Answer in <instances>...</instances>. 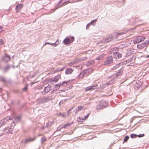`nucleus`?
<instances>
[{
  "label": "nucleus",
  "mask_w": 149,
  "mask_h": 149,
  "mask_svg": "<svg viewBox=\"0 0 149 149\" xmlns=\"http://www.w3.org/2000/svg\"><path fill=\"white\" fill-rule=\"evenodd\" d=\"M23 5L21 4H18L16 6L15 9L17 12H19L23 8Z\"/></svg>",
  "instance_id": "9d476101"
},
{
  "label": "nucleus",
  "mask_w": 149,
  "mask_h": 149,
  "mask_svg": "<svg viewBox=\"0 0 149 149\" xmlns=\"http://www.w3.org/2000/svg\"><path fill=\"white\" fill-rule=\"evenodd\" d=\"M64 69V68H63L62 69H61V70H63Z\"/></svg>",
  "instance_id": "4c0bfd02"
},
{
  "label": "nucleus",
  "mask_w": 149,
  "mask_h": 149,
  "mask_svg": "<svg viewBox=\"0 0 149 149\" xmlns=\"http://www.w3.org/2000/svg\"><path fill=\"white\" fill-rule=\"evenodd\" d=\"M145 39V38L143 36H138L134 40V44L139 42Z\"/></svg>",
  "instance_id": "20e7f679"
},
{
  "label": "nucleus",
  "mask_w": 149,
  "mask_h": 149,
  "mask_svg": "<svg viewBox=\"0 0 149 149\" xmlns=\"http://www.w3.org/2000/svg\"><path fill=\"white\" fill-rule=\"evenodd\" d=\"M113 56L114 58L118 59L121 57L122 55L119 53L115 52L113 54Z\"/></svg>",
  "instance_id": "0eeeda50"
},
{
  "label": "nucleus",
  "mask_w": 149,
  "mask_h": 149,
  "mask_svg": "<svg viewBox=\"0 0 149 149\" xmlns=\"http://www.w3.org/2000/svg\"><path fill=\"white\" fill-rule=\"evenodd\" d=\"M28 89L27 86L24 88H23V90L25 91H26Z\"/></svg>",
  "instance_id": "f704fd0d"
},
{
  "label": "nucleus",
  "mask_w": 149,
  "mask_h": 149,
  "mask_svg": "<svg viewBox=\"0 0 149 149\" xmlns=\"http://www.w3.org/2000/svg\"><path fill=\"white\" fill-rule=\"evenodd\" d=\"M4 42V41L3 40H2L1 39V41H0V44L1 45H2L3 44Z\"/></svg>",
  "instance_id": "7c9ffc66"
},
{
  "label": "nucleus",
  "mask_w": 149,
  "mask_h": 149,
  "mask_svg": "<svg viewBox=\"0 0 149 149\" xmlns=\"http://www.w3.org/2000/svg\"><path fill=\"white\" fill-rule=\"evenodd\" d=\"M118 51V49L116 47H115L113 48H111V53H114V52H117Z\"/></svg>",
  "instance_id": "dca6fc26"
},
{
  "label": "nucleus",
  "mask_w": 149,
  "mask_h": 149,
  "mask_svg": "<svg viewBox=\"0 0 149 149\" xmlns=\"http://www.w3.org/2000/svg\"><path fill=\"white\" fill-rule=\"evenodd\" d=\"M147 58H149V55L146 56Z\"/></svg>",
  "instance_id": "e433bc0d"
},
{
  "label": "nucleus",
  "mask_w": 149,
  "mask_h": 149,
  "mask_svg": "<svg viewBox=\"0 0 149 149\" xmlns=\"http://www.w3.org/2000/svg\"><path fill=\"white\" fill-rule=\"evenodd\" d=\"M149 44V42L146 40L142 43L139 44L137 45V47L139 49H142L144 47L147 46Z\"/></svg>",
  "instance_id": "f03ea898"
},
{
  "label": "nucleus",
  "mask_w": 149,
  "mask_h": 149,
  "mask_svg": "<svg viewBox=\"0 0 149 149\" xmlns=\"http://www.w3.org/2000/svg\"><path fill=\"white\" fill-rule=\"evenodd\" d=\"M113 58L112 56H109L108 57L107 60L104 61V64L107 65L113 62Z\"/></svg>",
  "instance_id": "7ed1b4c3"
},
{
  "label": "nucleus",
  "mask_w": 149,
  "mask_h": 149,
  "mask_svg": "<svg viewBox=\"0 0 149 149\" xmlns=\"http://www.w3.org/2000/svg\"><path fill=\"white\" fill-rule=\"evenodd\" d=\"M130 137L132 138H136L137 136V135L135 134H132L130 135Z\"/></svg>",
  "instance_id": "5701e85b"
},
{
  "label": "nucleus",
  "mask_w": 149,
  "mask_h": 149,
  "mask_svg": "<svg viewBox=\"0 0 149 149\" xmlns=\"http://www.w3.org/2000/svg\"><path fill=\"white\" fill-rule=\"evenodd\" d=\"M60 116H62V117H65V114H61V113L60 114Z\"/></svg>",
  "instance_id": "2f4dec72"
},
{
  "label": "nucleus",
  "mask_w": 149,
  "mask_h": 149,
  "mask_svg": "<svg viewBox=\"0 0 149 149\" xmlns=\"http://www.w3.org/2000/svg\"><path fill=\"white\" fill-rule=\"evenodd\" d=\"M96 21V20H93L91 22V23L88 24L86 26V29L87 30L88 29V27L89 26H90V25H91V24H93V26H94V24H93Z\"/></svg>",
  "instance_id": "f3484780"
},
{
  "label": "nucleus",
  "mask_w": 149,
  "mask_h": 149,
  "mask_svg": "<svg viewBox=\"0 0 149 149\" xmlns=\"http://www.w3.org/2000/svg\"><path fill=\"white\" fill-rule=\"evenodd\" d=\"M124 34V33H113V34H114V35H115V36H116V35L118 36L119 35H122V34Z\"/></svg>",
  "instance_id": "bb28decb"
},
{
  "label": "nucleus",
  "mask_w": 149,
  "mask_h": 149,
  "mask_svg": "<svg viewBox=\"0 0 149 149\" xmlns=\"http://www.w3.org/2000/svg\"><path fill=\"white\" fill-rule=\"evenodd\" d=\"M61 75L60 74L58 75L57 76L55 77L54 79V80L53 81L56 82L58 81V80L59 79H61Z\"/></svg>",
  "instance_id": "4468645a"
},
{
  "label": "nucleus",
  "mask_w": 149,
  "mask_h": 149,
  "mask_svg": "<svg viewBox=\"0 0 149 149\" xmlns=\"http://www.w3.org/2000/svg\"><path fill=\"white\" fill-rule=\"evenodd\" d=\"M35 138H31L26 140L25 141V143H26L28 142L33 141L34 140Z\"/></svg>",
  "instance_id": "4be33fe9"
},
{
  "label": "nucleus",
  "mask_w": 149,
  "mask_h": 149,
  "mask_svg": "<svg viewBox=\"0 0 149 149\" xmlns=\"http://www.w3.org/2000/svg\"><path fill=\"white\" fill-rule=\"evenodd\" d=\"M46 44H48L51 45H53L54 44V43H49V42H46L45 43L44 45H45Z\"/></svg>",
  "instance_id": "c85d7f7f"
},
{
  "label": "nucleus",
  "mask_w": 149,
  "mask_h": 149,
  "mask_svg": "<svg viewBox=\"0 0 149 149\" xmlns=\"http://www.w3.org/2000/svg\"><path fill=\"white\" fill-rule=\"evenodd\" d=\"M97 85V84H94L93 86H90L85 88L84 89V91L85 92H87L90 90H94L95 89V87H96Z\"/></svg>",
  "instance_id": "39448f33"
},
{
  "label": "nucleus",
  "mask_w": 149,
  "mask_h": 149,
  "mask_svg": "<svg viewBox=\"0 0 149 149\" xmlns=\"http://www.w3.org/2000/svg\"><path fill=\"white\" fill-rule=\"evenodd\" d=\"M74 108V107H72L71 108H70L68 111V113H69Z\"/></svg>",
  "instance_id": "c756f323"
},
{
  "label": "nucleus",
  "mask_w": 149,
  "mask_h": 149,
  "mask_svg": "<svg viewBox=\"0 0 149 149\" xmlns=\"http://www.w3.org/2000/svg\"><path fill=\"white\" fill-rule=\"evenodd\" d=\"M73 71V70L72 69H71L67 68L65 70V74H71Z\"/></svg>",
  "instance_id": "ddd939ff"
},
{
  "label": "nucleus",
  "mask_w": 149,
  "mask_h": 149,
  "mask_svg": "<svg viewBox=\"0 0 149 149\" xmlns=\"http://www.w3.org/2000/svg\"><path fill=\"white\" fill-rule=\"evenodd\" d=\"M85 108H84V107L82 106H79L76 109L74 110V111L76 114H77V112L81 110L82 109H85Z\"/></svg>",
  "instance_id": "1a4fd4ad"
},
{
  "label": "nucleus",
  "mask_w": 149,
  "mask_h": 149,
  "mask_svg": "<svg viewBox=\"0 0 149 149\" xmlns=\"http://www.w3.org/2000/svg\"><path fill=\"white\" fill-rule=\"evenodd\" d=\"M71 40L68 38H66L63 41L65 44H69Z\"/></svg>",
  "instance_id": "2eb2a0df"
},
{
  "label": "nucleus",
  "mask_w": 149,
  "mask_h": 149,
  "mask_svg": "<svg viewBox=\"0 0 149 149\" xmlns=\"http://www.w3.org/2000/svg\"><path fill=\"white\" fill-rule=\"evenodd\" d=\"M67 82H65V81H64L63 82V84H64L65 83L66 84H67Z\"/></svg>",
  "instance_id": "c9c22d12"
},
{
  "label": "nucleus",
  "mask_w": 149,
  "mask_h": 149,
  "mask_svg": "<svg viewBox=\"0 0 149 149\" xmlns=\"http://www.w3.org/2000/svg\"><path fill=\"white\" fill-rule=\"evenodd\" d=\"M105 103V102L103 101L100 102L98 105L97 106V109L100 110L102 109L103 107H105L106 106L104 105Z\"/></svg>",
  "instance_id": "423d86ee"
},
{
  "label": "nucleus",
  "mask_w": 149,
  "mask_h": 149,
  "mask_svg": "<svg viewBox=\"0 0 149 149\" xmlns=\"http://www.w3.org/2000/svg\"><path fill=\"white\" fill-rule=\"evenodd\" d=\"M81 73L80 74V75H81Z\"/></svg>",
  "instance_id": "58836bf2"
},
{
  "label": "nucleus",
  "mask_w": 149,
  "mask_h": 149,
  "mask_svg": "<svg viewBox=\"0 0 149 149\" xmlns=\"http://www.w3.org/2000/svg\"><path fill=\"white\" fill-rule=\"evenodd\" d=\"M50 99L48 97H44L41 98L40 100L41 102L42 103L46 102L48 101Z\"/></svg>",
  "instance_id": "9b49d317"
},
{
  "label": "nucleus",
  "mask_w": 149,
  "mask_h": 149,
  "mask_svg": "<svg viewBox=\"0 0 149 149\" xmlns=\"http://www.w3.org/2000/svg\"><path fill=\"white\" fill-rule=\"evenodd\" d=\"M123 73V71H120V73H118V74H117V75H121Z\"/></svg>",
  "instance_id": "473e14b6"
},
{
  "label": "nucleus",
  "mask_w": 149,
  "mask_h": 149,
  "mask_svg": "<svg viewBox=\"0 0 149 149\" xmlns=\"http://www.w3.org/2000/svg\"><path fill=\"white\" fill-rule=\"evenodd\" d=\"M60 42V41H59V40H57L54 43V45L55 46H56L57 45H58V44H59Z\"/></svg>",
  "instance_id": "b1692460"
},
{
  "label": "nucleus",
  "mask_w": 149,
  "mask_h": 149,
  "mask_svg": "<svg viewBox=\"0 0 149 149\" xmlns=\"http://www.w3.org/2000/svg\"><path fill=\"white\" fill-rule=\"evenodd\" d=\"M11 120H12V119L11 117H10L9 116H7L3 120L4 122H6Z\"/></svg>",
  "instance_id": "aec40b11"
},
{
  "label": "nucleus",
  "mask_w": 149,
  "mask_h": 149,
  "mask_svg": "<svg viewBox=\"0 0 149 149\" xmlns=\"http://www.w3.org/2000/svg\"><path fill=\"white\" fill-rule=\"evenodd\" d=\"M129 138V137L128 136H126L124 139V142L127 141Z\"/></svg>",
  "instance_id": "a878e982"
},
{
  "label": "nucleus",
  "mask_w": 149,
  "mask_h": 149,
  "mask_svg": "<svg viewBox=\"0 0 149 149\" xmlns=\"http://www.w3.org/2000/svg\"><path fill=\"white\" fill-rule=\"evenodd\" d=\"M90 114V113H88L86 116H85L84 118H81L80 117H79L78 118V121L79 122H83L88 117Z\"/></svg>",
  "instance_id": "6e6552de"
},
{
  "label": "nucleus",
  "mask_w": 149,
  "mask_h": 149,
  "mask_svg": "<svg viewBox=\"0 0 149 149\" xmlns=\"http://www.w3.org/2000/svg\"><path fill=\"white\" fill-rule=\"evenodd\" d=\"M50 88L49 87H46L45 88L44 90V92L45 93H48L50 90Z\"/></svg>",
  "instance_id": "6ab92c4d"
},
{
  "label": "nucleus",
  "mask_w": 149,
  "mask_h": 149,
  "mask_svg": "<svg viewBox=\"0 0 149 149\" xmlns=\"http://www.w3.org/2000/svg\"><path fill=\"white\" fill-rule=\"evenodd\" d=\"M113 37H111H111H109V38H108L107 39H106L105 41H104V42H110V41L111 39H112V38H113Z\"/></svg>",
  "instance_id": "412c9836"
},
{
  "label": "nucleus",
  "mask_w": 149,
  "mask_h": 149,
  "mask_svg": "<svg viewBox=\"0 0 149 149\" xmlns=\"http://www.w3.org/2000/svg\"><path fill=\"white\" fill-rule=\"evenodd\" d=\"M144 136H145V134H140L138 135H137V136L140 138V137H143Z\"/></svg>",
  "instance_id": "cd10ccee"
},
{
  "label": "nucleus",
  "mask_w": 149,
  "mask_h": 149,
  "mask_svg": "<svg viewBox=\"0 0 149 149\" xmlns=\"http://www.w3.org/2000/svg\"><path fill=\"white\" fill-rule=\"evenodd\" d=\"M69 3V0H61L55 6V8L52 10V13L56 9L62 7L63 5H65Z\"/></svg>",
  "instance_id": "f257e3e1"
},
{
  "label": "nucleus",
  "mask_w": 149,
  "mask_h": 149,
  "mask_svg": "<svg viewBox=\"0 0 149 149\" xmlns=\"http://www.w3.org/2000/svg\"><path fill=\"white\" fill-rule=\"evenodd\" d=\"M3 30V28L0 26V32H1Z\"/></svg>",
  "instance_id": "72a5a7b5"
},
{
  "label": "nucleus",
  "mask_w": 149,
  "mask_h": 149,
  "mask_svg": "<svg viewBox=\"0 0 149 149\" xmlns=\"http://www.w3.org/2000/svg\"><path fill=\"white\" fill-rule=\"evenodd\" d=\"M10 57L8 55L6 54L3 58V60L7 62L9 61L10 60Z\"/></svg>",
  "instance_id": "f8f14e48"
},
{
  "label": "nucleus",
  "mask_w": 149,
  "mask_h": 149,
  "mask_svg": "<svg viewBox=\"0 0 149 149\" xmlns=\"http://www.w3.org/2000/svg\"><path fill=\"white\" fill-rule=\"evenodd\" d=\"M46 141V138L45 137H42L41 139V141L42 143H43Z\"/></svg>",
  "instance_id": "393cba45"
},
{
  "label": "nucleus",
  "mask_w": 149,
  "mask_h": 149,
  "mask_svg": "<svg viewBox=\"0 0 149 149\" xmlns=\"http://www.w3.org/2000/svg\"><path fill=\"white\" fill-rule=\"evenodd\" d=\"M73 124V123L72 122L71 123H68L67 124L64 125L62 127V128H65L67 126H70L71 125Z\"/></svg>",
  "instance_id": "a211bd4d"
}]
</instances>
